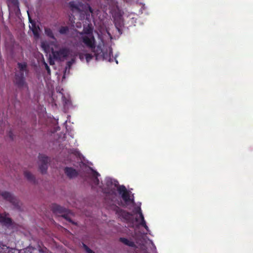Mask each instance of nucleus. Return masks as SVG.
Masks as SVG:
<instances>
[{"mask_svg":"<svg viewBox=\"0 0 253 253\" xmlns=\"http://www.w3.org/2000/svg\"><path fill=\"white\" fill-rule=\"evenodd\" d=\"M80 40L82 41L87 47L91 49L94 52V55L96 58L100 55L104 58V53L100 46H98L96 48L95 46V40L93 35L90 37L87 36H83Z\"/></svg>","mask_w":253,"mask_h":253,"instance_id":"1","label":"nucleus"},{"mask_svg":"<svg viewBox=\"0 0 253 253\" xmlns=\"http://www.w3.org/2000/svg\"><path fill=\"white\" fill-rule=\"evenodd\" d=\"M18 68L19 71L15 73L14 83L18 87H21L25 84L24 76L28 73L27 63H18Z\"/></svg>","mask_w":253,"mask_h":253,"instance_id":"2","label":"nucleus"},{"mask_svg":"<svg viewBox=\"0 0 253 253\" xmlns=\"http://www.w3.org/2000/svg\"><path fill=\"white\" fill-rule=\"evenodd\" d=\"M53 58L56 60L61 61L67 58L69 54V50L67 48H62L58 50H51Z\"/></svg>","mask_w":253,"mask_h":253,"instance_id":"3","label":"nucleus"},{"mask_svg":"<svg viewBox=\"0 0 253 253\" xmlns=\"http://www.w3.org/2000/svg\"><path fill=\"white\" fill-rule=\"evenodd\" d=\"M118 191L119 193L121 195L123 200L126 203H134V200L130 198L129 192L127 191L125 186H120L118 188Z\"/></svg>","mask_w":253,"mask_h":253,"instance_id":"4","label":"nucleus"},{"mask_svg":"<svg viewBox=\"0 0 253 253\" xmlns=\"http://www.w3.org/2000/svg\"><path fill=\"white\" fill-rule=\"evenodd\" d=\"M39 159V169L42 174L45 173L48 168L49 158L42 154H40Z\"/></svg>","mask_w":253,"mask_h":253,"instance_id":"5","label":"nucleus"},{"mask_svg":"<svg viewBox=\"0 0 253 253\" xmlns=\"http://www.w3.org/2000/svg\"><path fill=\"white\" fill-rule=\"evenodd\" d=\"M52 210L53 212L55 213H61L62 214L61 216L63 217L65 219H66L67 220L69 221V222L72 223L74 224H75V223H74L71 219L69 217V215L67 214H65L66 212V209L63 208L62 207L54 204L52 205Z\"/></svg>","mask_w":253,"mask_h":253,"instance_id":"6","label":"nucleus"},{"mask_svg":"<svg viewBox=\"0 0 253 253\" xmlns=\"http://www.w3.org/2000/svg\"><path fill=\"white\" fill-rule=\"evenodd\" d=\"M1 195L4 199L10 202L15 207L18 208L19 207L18 199L10 193L5 191L2 192Z\"/></svg>","mask_w":253,"mask_h":253,"instance_id":"7","label":"nucleus"},{"mask_svg":"<svg viewBox=\"0 0 253 253\" xmlns=\"http://www.w3.org/2000/svg\"><path fill=\"white\" fill-rule=\"evenodd\" d=\"M64 171L66 175L70 179L74 178L79 175L78 171L72 167H65Z\"/></svg>","mask_w":253,"mask_h":253,"instance_id":"8","label":"nucleus"},{"mask_svg":"<svg viewBox=\"0 0 253 253\" xmlns=\"http://www.w3.org/2000/svg\"><path fill=\"white\" fill-rule=\"evenodd\" d=\"M119 241L123 243L124 244H125L127 246H129L130 247H133V248L136 247V245L134 242H133L131 240H129L126 238L121 237L119 239Z\"/></svg>","mask_w":253,"mask_h":253,"instance_id":"9","label":"nucleus"},{"mask_svg":"<svg viewBox=\"0 0 253 253\" xmlns=\"http://www.w3.org/2000/svg\"><path fill=\"white\" fill-rule=\"evenodd\" d=\"M119 215L126 221L129 220L131 216L129 212L123 210H120L119 211Z\"/></svg>","mask_w":253,"mask_h":253,"instance_id":"10","label":"nucleus"},{"mask_svg":"<svg viewBox=\"0 0 253 253\" xmlns=\"http://www.w3.org/2000/svg\"><path fill=\"white\" fill-rule=\"evenodd\" d=\"M91 169L92 171V174L91 179L92 181H93V183L95 185H98L99 183V179L98 178V176H99L100 174L98 172L93 170L92 169Z\"/></svg>","mask_w":253,"mask_h":253,"instance_id":"11","label":"nucleus"},{"mask_svg":"<svg viewBox=\"0 0 253 253\" xmlns=\"http://www.w3.org/2000/svg\"><path fill=\"white\" fill-rule=\"evenodd\" d=\"M44 32H45V34H46V35L47 36H48L50 38L52 39L53 40L55 39L54 34L52 32V31L50 28H45Z\"/></svg>","mask_w":253,"mask_h":253,"instance_id":"12","label":"nucleus"},{"mask_svg":"<svg viewBox=\"0 0 253 253\" xmlns=\"http://www.w3.org/2000/svg\"><path fill=\"white\" fill-rule=\"evenodd\" d=\"M69 6L72 11L74 10H76L77 11L79 10V7L78 5L76 3L75 1H72L69 2Z\"/></svg>","mask_w":253,"mask_h":253,"instance_id":"13","label":"nucleus"},{"mask_svg":"<svg viewBox=\"0 0 253 253\" xmlns=\"http://www.w3.org/2000/svg\"><path fill=\"white\" fill-rule=\"evenodd\" d=\"M69 30L68 26H61L59 30V32L61 34H66L69 32Z\"/></svg>","mask_w":253,"mask_h":253,"instance_id":"14","label":"nucleus"},{"mask_svg":"<svg viewBox=\"0 0 253 253\" xmlns=\"http://www.w3.org/2000/svg\"><path fill=\"white\" fill-rule=\"evenodd\" d=\"M33 34L36 37H39V34L36 30V22L34 20H33Z\"/></svg>","mask_w":253,"mask_h":253,"instance_id":"15","label":"nucleus"},{"mask_svg":"<svg viewBox=\"0 0 253 253\" xmlns=\"http://www.w3.org/2000/svg\"><path fill=\"white\" fill-rule=\"evenodd\" d=\"M2 221L7 225H11L12 224V220L9 217H3L2 219Z\"/></svg>","mask_w":253,"mask_h":253,"instance_id":"16","label":"nucleus"},{"mask_svg":"<svg viewBox=\"0 0 253 253\" xmlns=\"http://www.w3.org/2000/svg\"><path fill=\"white\" fill-rule=\"evenodd\" d=\"M7 2L11 4L14 6L19 7L18 0H7Z\"/></svg>","mask_w":253,"mask_h":253,"instance_id":"17","label":"nucleus"},{"mask_svg":"<svg viewBox=\"0 0 253 253\" xmlns=\"http://www.w3.org/2000/svg\"><path fill=\"white\" fill-rule=\"evenodd\" d=\"M74 62V60L73 59H72L71 60L69 61L66 63V66L65 67V72H66V71L67 70H70V69L71 68Z\"/></svg>","mask_w":253,"mask_h":253,"instance_id":"18","label":"nucleus"},{"mask_svg":"<svg viewBox=\"0 0 253 253\" xmlns=\"http://www.w3.org/2000/svg\"><path fill=\"white\" fill-rule=\"evenodd\" d=\"M83 247L87 253H95L92 250H91L87 245H86L84 243H83Z\"/></svg>","mask_w":253,"mask_h":253,"instance_id":"19","label":"nucleus"},{"mask_svg":"<svg viewBox=\"0 0 253 253\" xmlns=\"http://www.w3.org/2000/svg\"><path fill=\"white\" fill-rule=\"evenodd\" d=\"M83 247L87 253H95L92 250H91L87 245H86L84 243H83Z\"/></svg>","mask_w":253,"mask_h":253,"instance_id":"20","label":"nucleus"},{"mask_svg":"<svg viewBox=\"0 0 253 253\" xmlns=\"http://www.w3.org/2000/svg\"><path fill=\"white\" fill-rule=\"evenodd\" d=\"M43 64L44 65V68L47 71V74L49 75H50L51 74V71L49 67L48 66L47 64L44 61H43Z\"/></svg>","mask_w":253,"mask_h":253,"instance_id":"21","label":"nucleus"},{"mask_svg":"<svg viewBox=\"0 0 253 253\" xmlns=\"http://www.w3.org/2000/svg\"><path fill=\"white\" fill-rule=\"evenodd\" d=\"M86 60L87 62L90 61L93 58V56L90 53H86L85 55Z\"/></svg>","mask_w":253,"mask_h":253,"instance_id":"22","label":"nucleus"},{"mask_svg":"<svg viewBox=\"0 0 253 253\" xmlns=\"http://www.w3.org/2000/svg\"><path fill=\"white\" fill-rule=\"evenodd\" d=\"M25 176L29 180L32 179V174L30 172L25 171L24 172Z\"/></svg>","mask_w":253,"mask_h":253,"instance_id":"23","label":"nucleus"},{"mask_svg":"<svg viewBox=\"0 0 253 253\" xmlns=\"http://www.w3.org/2000/svg\"><path fill=\"white\" fill-rule=\"evenodd\" d=\"M140 224L142 226L144 227L145 228V229H146V230H147V231L148 230V226H147V225H146V221H145V219H144V220H142V221H141V222H140Z\"/></svg>","mask_w":253,"mask_h":253,"instance_id":"24","label":"nucleus"},{"mask_svg":"<svg viewBox=\"0 0 253 253\" xmlns=\"http://www.w3.org/2000/svg\"><path fill=\"white\" fill-rule=\"evenodd\" d=\"M138 213L139 214V217H140V218L141 219V220L142 221V220H144V216H143V214H142V213L141 212V211L140 209H139V210L138 211Z\"/></svg>","mask_w":253,"mask_h":253,"instance_id":"25","label":"nucleus"},{"mask_svg":"<svg viewBox=\"0 0 253 253\" xmlns=\"http://www.w3.org/2000/svg\"><path fill=\"white\" fill-rule=\"evenodd\" d=\"M20 253H32V252L30 251V248L29 247L27 248L25 250L23 251H21Z\"/></svg>","mask_w":253,"mask_h":253,"instance_id":"26","label":"nucleus"},{"mask_svg":"<svg viewBox=\"0 0 253 253\" xmlns=\"http://www.w3.org/2000/svg\"><path fill=\"white\" fill-rule=\"evenodd\" d=\"M28 18H29V21L30 24H32V16L31 14V11H28Z\"/></svg>","mask_w":253,"mask_h":253,"instance_id":"27","label":"nucleus"},{"mask_svg":"<svg viewBox=\"0 0 253 253\" xmlns=\"http://www.w3.org/2000/svg\"><path fill=\"white\" fill-rule=\"evenodd\" d=\"M49 63L50 65H51L54 64V62L53 60V59L51 58V57H50L49 58Z\"/></svg>","mask_w":253,"mask_h":253,"instance_id":"28","label":"nucleus"},{"mask_svg":"<svg viewBox=\"0 0 253 253\" xmlns=\"http://www.w3.org/2000/svg\"><path fill=\"white\" fill-rule=\"evenodd\" d=\"M8 135L11 139H13V135L11 131L9 132Z\"/></svg>","mask_w":253,"mask_h":253,"instance_id":"29","label":"nucleus"},{"mask_svg":"<svg viewBox=\"0 0 253 253\" xmlns=\"http://www.w3.org/2000/svg\"><path fill=\"white\" fill-rule=\"evenodd\" d=\"M112 183V179H108L107 181V186H109L110 184H111Z\"/></svg>","mask_w":253,"mask_h":253,"instance_id":"30","label":"nucleus"},{"mask_svg":"<svg viewBox=\"0 0 253 253\" xmlns=\"http://www.w3.org/2000/svg\"><path fill=\"white\" fill-rule=\"evenodd\" d=\"M90 32H91V31H90L89 29H87V30H86V31H84V33L86 34H90Z\"/></svg>","mask_w":253,"mask_h":253,"instance_id":"31","label":"nucleus"},{"mask_svg":"<svg viewBox=\"0 0 253 253\" xmlns=\"http://www.w3.org/2000/svg\"><path fill=\"white\" fill-rule=\"evenodd\" d=\"M88 9H89V12H90L91 13H93V10L92 8L90 6H89V7H88Z\"/></svg>","mask_w":253,"mask_h":253,"instance_id":"32","label":"nucleus"},{"mask_svg":"<svg viewBox=\"0 0 253 253\" xmlns=\"http://www.w3.org/2000/svg\"><path fill=\"white\" fill-rule=\"evenodd\" d=\"M32 180H33V183L35 182V178L34 177V176H33V179H32Z\"/></svg>","mask_w":253,"mask_h":253,"instance_id":"33","label":"nucleus"},{"mask_svg":"<svg viewBox=\"0 0 253 253\" xmlns=\"http://www.w3.org/2000/svg\"><path fill=\"white\" fill-rule=\"evenodd\" d=\"M29 28H30V30H32V26L29 25Z\"/></svg>","mask_w":253,"mask_h":253,"instance_id":"34","label":"nucleus"},{"mask_svg":"<svg viewBox=\"0 0 253 253\" xmlns=\"http://www.w3.org/2000/svg\"><path fill=\"white\" fill-rule=\"evenodd\" d=\"M32 250H33V251H34V248L33 247V248H32Z\"/></svg>","mask_w":253,"mask_h":253,"instance_id":"35","label":"nucleus"},{"mask_svg":"<svg viewBox=\"0 0 253 253\" xmlns=\"http://www.w3.org/2000/svg\"><path fill=\"white\" fill-rule=\"evenodd\" d=\"M83 33H80V35H83Z\"/></svg>","mask_w":253,"mask_h":253,"instance_id":"36","label":"nucleus"}]
</instances>
